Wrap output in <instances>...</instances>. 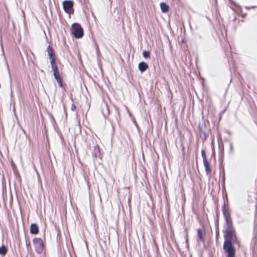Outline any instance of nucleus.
<instances>
[{"instance_id": "1", "label": "nucleus", "mask_w": 257, "mask_h": 257, "mask_svg": "<svg viewBox=\"0 0 257 257\" xmlns=\"http://www.w3.org/2000/svg\"><path fill=\"white\" fill-rule=\"evenodd\" d=\"M224 236V240L232 241V242H235L236 240L235 231L232 223L226 224V229Z\"/></svg>"}, {"instance_id": "2", "label": "nucleus", "mask_w": 257, "mask_h": 257, "mask_svg": "<svg viewBox=\"0 0 257 257\" xmlns=\"http://www.w3.org/2000/svg\"><path fill=\"white\" fill-rule=\"evenodd\" d=\"M71 32L76 39L81 38L84 35L83 29L81 25L78 23H74L72 25Z\"/></svg>"}, {"instance_id": "3", "label": "nucleus", "mask_w": 257, "mask_h": 257, "mask_svg": "<svg viewBox=\"0 0 257 257\" xmlns=\"http://www.w3.org/2000/svg\"><path fill=\"white\" fill-rule=\"evenodd\" d=\"M232 241L224 240L223 248L225 252L227 253V257H234L235 256V249L232 244Z\"/></svg>"}, {"instance_id": "4", "label": "nucleus", "mask_w": 257, "mask_h": 257, "mask_svg": "<svg viewBox=\"0 0 257 257\" xmlns=\"http://www.w3.org/2000/svg\"><path fill=\"white\" fill-rule=\"evenodd\" d=\"M63 8L64 12L71 15L74 14V2L72 0H65L63 1Z\"/></svg>"}, {"instance_id": "5", "label": "nucleus", "mask_w": 257, "mask_h": 257, "mask_svg": "<svg viewBox=\"0 0 257 257\" xmlns=\"http://www.w3.org/2000/svg\"><path fill=\"white\" fill-rule=\"evenodd\" d=\"M35 251L38 253H41L43 250L44 244L43 241L41 238H35L33 239Z\"/></svg>"}, {"instance_id": "6", "label": "nucleus", "mask_w": 257, "mask_h": 257, "mask_svg": "<svg viewBox=\"0 0 257 257\" xmlns=\"http://www.w3.org/2000/svg\"><path fill=\"white\" fill-rule=\"evenodd\" d=\"M222 212L225 220L226 224L232 223L230 213L227 211L225 204H223L222 207Z\"/></svg>"}, {"instance_id": "7", "label": "nucleus", "mask_w": 257, "mask_h": 257, "mask_svg": "<svg viewBox=\"0 0 257 257\" xmlns=\"http://www.w3.org/2000/svg\"><path fill=\"white\" fill-rule=\"evenodd\" d=\"M47 52L50 61L56 60V56L53 47L49 45L47 49Z\"/></svg>"}, {"instance_id": "8", "label": "nucleus", "mask_w": 257, "mask_h": 257, "mask_svg": "<svg viewBox=\"0 0 257 257\" xmlns=\"http://www.w3.org/2000/svg\"><path fill=\"white\" fill-rule=\"evenodd\" d=\"M148 68V64L144 61H141L138 64V69L141 73L146 71Z\"/></svg>"}, {"instance_id": "9", "label": "nucleus", "mask_w": 257, "mask_h": 257, "mask_svg": "<svg viewBox=\"0 0 257 257\" xmlns=\"http://www.w3.org/2000/svg\"><path fill=\"white\" fill-rule=\"evenodd\" d=\"M52 70L53 72V75L60 74L59 70L56 60L50 61Z\"/></svg>"}, {"instance_id": "10", "label": "nucleus", "mask_w": 257, "mask_h": 257, "mask_svg": "<svg viewBox=\"0 0 257 257\" xmlns=\"http://www.w3.org/2000/svg\"><path fill=\"white\" fill-rule=\"evenodd\" d=\"M55 79L56 80L58 84V86L60 88H64V85L63 83V80L60 76V74H58L54 75Z\"/></svg>"}, {"instance_id": "11", "label": "nucleus", "mask_w": 257, "mask_h": 257, "mask_svg": "<svg viewBox=\"0 0 257 257\" xmlns=\"http://www.w3.org/2000/svg\"><path fill=\"white\" fill-rule=\"evenodd\" d=\"M203 164L205 167V170L207 175H210L211 173V169L209 163L207 160L203 161Z\"/></svg>"}, {"instance_id": "12", "label": "nucleus", "mask_w": 257, "mask_h": 257, "mask_svg": "<svg viewBox=\"0 0 257 257\" xmlns=\"http://www.w3.org/2000/svg\"><path fill=\"white\" fill-rule=\"evenodd\" d=\"M38 226L36 223H32L30 226V232L33 234H36L38 233Z\"/></svg>"}, {"instance_id": "13", "label": "nucleus", "mask_w": 257, "mask_h": 257, "mask_svg": "<svg viewBox=\"0 0 257 257\" xmlns=\"http://www.w3.org/2000/svg\"><path fill=\"white\" fill-rule=\"evenodd\" d=\"M160 8L163 13H167L169 11V6L166 3L162 2L160 4Z\"/></svg>"}, {"instance_id": "14", "label": "nucleus", "mask_w": 257, "mask_h": 257, "mask_svg": "<svg viewBox=\"0 0 257 257\" xmlns=\"http://www.w3.org/2000/svg\"><path fill=\"white\" fill-rule=\"evenodd\" d=\"M252 241L254 245L257 244V227L256 226H255L254 228V229H253V237L252 239Z\"/></svg>"}, {"instance_id": "15", "label": "nucleus", "mask_w": 257, "mask_h": 257, "mask_svg": "<svg viewBox=\"0 0 257 257\" xmlns=\"http://www.w3.org/2000/svg\"><path fill=\"white\" fill-rule=\"evenodd\" d=\"M110 122L112 128H115L117 127V126H119V122L117 118H115L114 120L110 121Z\"/></svg>"}, {"instance_id": "16", "label": "nucleus", "mask_w": 257, "mask_h": 257, "mask_svg": "<svg viewBox=\"0 0 257 257\" xmlns=\"http://www.w3.org/2000/svg\"><path fill=\"white\" fill-rule=\"evenodd\" d=\"M8 249L7 247L3 245L0 247V254L2 255H5L7 253Z\"/></svg>"}, {"instance_id": "17", "label": "nucleus", "mask_w": 257, "mask_h": 257, "mask_svg": "<svg viewBox=\"0 0 257 257\" xmlns=\"http://www.w3.org/2000/svg\"><path fill=\"white\" fill-rule=\"evenodd\" d=\"M197 235L199 238V239L202 242L204 241V238L202 234V232L200 229H198L197 230Z\"/></svg>"}, {"instance_id": "18", "label": "nucleus", "mask_w": 257, "mask_h": 257, "mask_svg": "<svg viewBox=\"0 0 257 257\" xmlns=\"http://www.w3.org/2000/svg\"><path fill=\"white\" fill-rule=\"evenodd\" d=\"M143 56L145 58H149L150 57V52L145 50L143 52Z\"/></svg>"}, {"instance_id": "19", "label": "nucleus", "mask_w": 257, "mask_h": 257, "mask_svg": "<svg viewBox=\"0 0 257 257\" xmlns=\"http://www.w3.org/2000/svg\"><path fill=\"white\" fill-rule=\"evenodd\" d=\"M201 156L202 157V158H203V161H205V160H207V158H206V154H205V152L204 150H202L201 151Z\"/></svg>"}, {"instance_id": "20", "label": "nucleus", "mask_w": 257, "mask_h": 257, "mask_svg": "<svg viewBox=\"0 0 257 257\" xmlns=\"http://www.w3.org/2000/svg\"><path fill=\"white\" fill-rule=\"evenodd\" d=\"M76 108V107L75 104H72L71 106V110L72 111H74Z\"/></svg>"}, {"instance_id": "21", "label": "nucleus", "mask_w": 257, "mask_h": 257, "mask_svg": "<svg viewBox=\"0 0 257 257\" xmlns=\"http://www.w3.org/2000/svg\"><path fill=\"white\" fill-rule=\"evenodd\" d=\"M230 151L231 152H232L233 151V146L231 143L230 144Z\"/></svg>"}, {"instance_id": "22", "label": "nucleus", "mask_w": 257, "mask_h": 257, "mask_svg": "<svg viewBox=\"0 0 257 257\" xmlns=\"http://www.w3.org/2000/svg\"><path fill=\"white\" fill-rule=\"evenodd\" d=\"M225 111V109L222 110L220 113H219V115H220V118H221V115Z\"/></svg>"}, {"instance_id": "23", "label": "nucleus", "mask_w": 257, "mask_h": 257, "mask_svg": "<svg viewBox=\"0 0 257 257\" xmlns=\"http://www.w3.org/2000/svg\"><path fill=\"white\" fill-rule=\"evenodd\" d=\"M257 7L256 6H251V7H250V9H254L255 8H256Z\"/></svg>"}, {"instance_id": "24", "label": "nucleus", "mask_w": 257, "mask_h": 257, "mask_svg": "<svg viewBox=\"0 0 257 257\" xmlns=\"http://www.w3.org/2000/svg\"><path fill=\"white\" fill-rule=\"evenodd\" d=\"M245 9H247V10H249V9H250V7H245Z\"/></svg>"}, {"instance_id": "25", "label": "nucleus", "mask_w": 257, "mask_h": 257, "mask_svg": "<svg viewBox=\"0 0 257 257\" xmlns=\"http://www.w3.org/2000/svg\"><path fill=\"white\" fill-rule=\"evenodd\" d=\"M204 125H205L204 127H205V128H206V127H207V126H206V125L205 122H204Z\"/></svg>"}, {"instance_id": "26", "label": "nucleus", "mask_w": 257, "mask_h": 257, "mask_svg": "<svg viewBox=\"0 0 257 257\" xmlns=\"http://www.w3.org/2000/svg\"><path fill=\"white\" fill-rule=\"evenodd\" d=\"M2 50H3V54H4V51L3 48H2Z\"/></svg>"}, {"instance_id": "27", "label": "nucleus", "mask_w": 257, "mask_h": 257, "mask_svg": "<svg viewBox=\"0 0 257 257\" xmlns=\"http://www.w3.org/2000/svg\"><path fill=\"white\" fill-rule=\"evenodd\" d=\"M70 98H71V100H72V101H73V98H72V97H70Z\"/></svg>"}, {"instance_id": "28", "label": "nucleus", "mask_w": 257, "mask_h": 257, "mask_svg": "<svg viewBox=\"0 0 257 257\" xmlns=\"http://www.w3.org/2000/svg\"><path fill=\"white\" fill-rule=\"evenodd\" d=\"M199 128H200V124H199Z\"/></svg>"}, {"instance_id": "29", "label": "nucleus", "mask_w": 257, "mask_h": 257, "mask_svg": "<svg viewBox=\"0 0 257 257\" xmlns=\"http://www.w3.org/2000/svg\"><path fill=\"white\" fill-rule=\"evenodd\" d=\"M23 131L24 132V133H25L24 130H23Z\"/></svg>"}]
</instances>
